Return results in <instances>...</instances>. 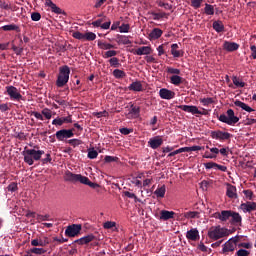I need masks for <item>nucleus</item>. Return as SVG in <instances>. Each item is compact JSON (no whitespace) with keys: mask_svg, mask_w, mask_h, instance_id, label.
Masks as SVG:
<instances>
[{"mask_svg":"<svg viewBox=\"0 0 256 256\" xmlns=\"http://www.w3.org/2000/svg\"><path fill=\"white\" fill-rule=\"evenodd\" d=\"M49 244V242H47V238H37V239H33L30 242V245H32V247H44L47 246Z\"/></svg>","mask_w":256,"mask_h":256,"instance_id":"nucleus-23","label":"nucleus"},{"mask_svg":"<svg viewBox=\"0 0 256 256\" xmlns=\"http://www.w3.org/2000/svg\"><path fill=\"white\" fill-rule=\"evenodd\" d=\"M118 160L117 157H113V156H105L104 157V162L105 163H113L116 162Z\"/></svg>","mask_w":256,"mask_h":256,"instance_id":"nucleus-62","label":"nucleus"},{"mask_svg":"<svg viewBox=\"0 0 256 256\" xmlns=\"http://www.w3.org/2000/svg\"><path fill=\"white\" fill-rule=\"evenodd\" d=\"M135 55H151V47L150 46H142L137 48L134 51Z\"/></svg>","mask_w":256,"mask_h":256,"instance_id":"nucleus-25","label":"nucleus"},{"mask_svg":"<svg viewBox=\"0 0 256 256\" xmlns=\"http://www.w3.org/2000/svg\"><path fill=\"white\" fill-rule=\"evenodd\" d=\"M157 5H158V7H164V9H166V11H171V9H173V5H171L169 3H165L163 1H157Z\"/></svg>","mask_w":256,"mask_h":256,"instance_id":"nucleus-45","label":"nucleus"},{"mask_svg":"<svg viewBox=\"0 0 256 256\" xmlns=\"http://www.w3.org/2000/svg\"><path fill=\"white\" fill-rule=\"evenodd\" d=\"M119 43H122V45H131V40H129V37L127 36H121L119 38Z\"/></svg>","mask_w":256,"mask_h":256,"instance_id":"nucleus-53","label":"nucleus"},{"mask_svg":"<svg viewBox=\"0 0 256 256\" xmlns=\"http://www.w3.org/2000/svg\"><path fill=\"white\" fill-rule=\"evenodd\" d=\"M161 35H163V30L160 28H154L149 34V39L155 41L160 39Z\"/></svg>","mask_w":256,"mask_h":256,"instance_id":"nucleus-24","label":"nucleus"},{"mask_svg":"<svg viewBox=\"0 0 256 256\" xmlns=\"http://www.w3.org/2000/svg\"><path fill=\"white\" fill-rule=\"evenodd\" d=\"M7 96H10V100L12 101H19L22 100V95L19 94V91L15 86H7L5 88Z\"/></svg>","mask_w":256,"mask_h":256,"instance_id":"nucleus-10","label":"nucleus"},{"mask_svg":"<svg viewBox=\"0 0 256 256\" xmlns=\"http://www.w3.org/2000/svg\"><path fill=\"white\" fill-rule=\"evenodd\" d=\"M118 132H120L121 135H129V134L133 133V129L121 128V129H118Z\"/></svg>","mask_w":256,"mask_h":256,"instance_id":"nucleus-60","label":"nucleus"},{"mask_svg":"<svg viewBox=\"0 0 256 256\" xmlns=\"http://www.w3.org/2000/svg\"><path fill=\"white\" fill-rule=\"evenodd\" d=\"M84 37L85 41H95V39H97V35L93 32H86Z\"/></svg>","mask_w":256,"mask_h":256,"instance_id":"nucleus-43","label":"nucleus"},{"mask_svg":"<svg viewBox=\"0 0 256 256\" xmlns=\"http://www.w3.org/2000/svg\"><path fill=\"white\" fill-rule=\"evenodd\" d=\"M94 239H96V237L92 234H89V235H86L82 238L75 240L74 243H77L79 245H86V244H89L92 241H94Z\"/></svg>","mask_w":256,"mask_h":256,"instance_id":"nucleus-18","label":"nucleus"},{"mask_svg":"<svg viewBox=\"0 0 256 256\" xmlns=\"http://www.w3.org/2000/svg\"><path fill=\"white\" fill-rule=\"evenodd\" d=\"M232 84L235 85V87L237 88H244L245 85L244 82L237 78V76H232Z\"/></svg>","mask_w":256,"mask_h":256,"instance_id":"nucleus-36","label":"nucleus"},{"mask_svg":"<svg viewBox=\"0 0 256 256\" xmlns=\"http://www.w3.org/2000/svg\"><path fill=\"white\" fill-rule=\"evenodd\" d=\"M177 49H179L178 44L171 45V53H172L173 57H181V55H183V52H181V50H177Z\"/></svg>","mask_w":256,"mask_h":256,"instance_id":"nucleus-31","label":"nucleus"},{"mask_svg":"<svg viewBox=\"0 0 256 256\" xmlns=\"http://www.w3.org/2000/svg\"><path fill=\"white\" fill-rule=\"evenodd\" d=\"M69 67L67 66H62L59 67V74L57 75V87L61 88L66 85V83L69 82Z\"/></svg>","mask_w":256,"mask_h":256,"instance_id":"nucleus-5","label":"nucleus"},{"mask_svg":"<svg viewBox=\"0 0 256 256\" xmlns=\"http://www.w3.org/2000/svg\"><path fill=\"white\" fill-rule=\"evenodd\" d=\"M237 249L236 244H222V250L220 251V254L222 255H229V253H233L234 250Z\"/></svg>","mask_w":256,"mask_h":256,"instance_id":"nucleus-17","label":"nucleus"},{"mask_svg":"<svg viewBox=\"0 0 256 256\" xmlns=\"http://www.w3.org/2000/svg\"><path fill=\"white\" fill-rule=\"evenodd\" d=\"M138 114H141V108L131 105V110L128 111V115L138 116Z\"/></svg>","mask_w":256,"mask_h":256,"instance_id":"nucleus-37","label":"nucleus"},{"mask_svg":"<svg viewBox=\"0 0 256 256\" xmlns=\"http://www.w3.org/2000/svg\"><path fill=\"white\" fill-rule=\"evenodd\" d=\"M40 115L44 116L47 120L52 119V110H49L48 108L42 109V113Z\"/></svg>","mask_w":256,"mask_h":256,"instance_id":"nucleus-44","label":"nucleus"},{"mask_svg":"<svg viewBox=\"0 0 256 256\" xmlns=\"http://www.w3.org/2000/svg\"><path fill=\"white\" fill-rule=\"evenodd\" d=\"M158 96L160 97V99L163 100H171L175 98V92L166 88H160V90L158 91Z\"/></svg>","mask_w":256,"mask_h":256,"instance_id":"nucleus-12","label":"nucleus"},{"mask_svg":"<svg viewBox=\"0 0 256 256\" xmlns=\"http://www.w3.org/2000/svg\"><path fill=\"white\" fill-rule=\"evenodd\" d=\"M129 29H131V26L129 24L123 23L120 27V33H129Z\"/></svg>","mask_w":256,"mask_h":256,"instance_id":"nucleus-52","label":"nucleus"},{"mask_svg":"<svg viewBox=\"0 0 256 256\" xmlns=\"http://www.w3.org/2000/svg\"><path fill=\"white\" fill-rule=\"evenodd\" d=\"M74 137V129H62L54 133V138H57V141H65Z\"/></svg>","mask_w":256,"mask_h":256,"instance_id":"nucleus-7","label":"nucleus"},{"mask_svg":"<svg viewBox=\"0 0 256 256\" xmlns=\"http://www.w3.org/2000/svg\"><path fill=\"white\" fill-rule=\"evenodd\" d=\"M210 137L218 141H228L232 138V134L225 131L215 130L210 132Z\"/></svg>","mask_w":256,"mask_h":256,"instance_id":"nucleus-8","label":"nucleus"},{"mask_svg":"<svg viewBox=\"0 0 256 256\" xmlns=\"http://www.w3.org/2000/svg\"><path fill=\"white\" fill-rule=\"evenodd\" d=\"M227 236H229V230L225 227L217 225L207 229V238L212 241H218L219 239L225 238Z\"/></svg>","mask_w":256,"mask_h":256,"instance_id":"nucleus-3","label":"nucleus"},{"mask_svg":"<svg viewBox=\"0 0 256 256\" xmlns=\"http://www.w3.org/2000/svg\"><path fill=\"white\" fill-rule=\"evenodd\" d=\"M116 227V222L106 221L104 222V229L109 230Z\"/></svg>","mask_w":256,"mask_h":256,"instance_id":"nucleus-55","label":"nucleus"},{"mask_svg":"<svg viewBox=\"0 0 256 256\" xmlns=\"http://www.w3.org/2000/svg\"><path fill=\"white\" fill-rule=\"evenodd\" d=\"M202 158H204V159H216L217 158V154L210 153V152H205V154L202 155Z\"/></svg>","mask_w":256,"mask_h":256,"instance_id":"nucleus-59","label":"nucleus"},{"mask_svg":"<svg viewBox=\"0 0 256 256\" xmlns=\"http://www.w3.org/2000/svg\"><path fill=\"white\" fill-rule=\"evenodd\" d=\"M128 91L142 92L143 91V84H141V81L132 82L130 85H128Z\"/></svg>","mask_w":256,"mask_h":256,"instance_id":"nucleus-22","label":"nucleus"},{"mask_svg":"<svg viewBox=\"0 0 256 256\" xmlns=\"http://www.w3.org/2000/svg\"><path fill=\"white\" fill-rule=\"evenodd\" d=\"M204 167L207 170H211V169H214V168L225 167V166L219 165L215 162H207V163H204Z\"/></svg>","mask_w":256,"mask_h":256,"instance_id":"nucleus-39","label":"nucleus"},{"mask_svg":"<svg viewBox=\"0 0 256 256\" xmlns=\"http://www.w3.org/2000/svg\"><path fill=\"white\" fill-rule=\"evenodd\" d=\"M238 242H239V236H235L234 238H230V240H227L225 244L236 245Z\"/></svg>","mask_w":256,"mask_h":256,"instance_id":"nucleus-63","label":"nucleus"},{"mask_svg":"<svg viewBox=\"0 0 256 256\" xmlns=\"http://www.w3.org/2000/svg\"><path fill=\"white\" fill-rule=\"evenodd\" d=\"M178 109L183 110L185 113L200 114V110L197 109V106L180 105Z\"/></svg>","mask_w":256,"mask_h":256,"instance_id":"nucleus-19","label":"nucleus"},{"mask_svg":"<svg viewBox=\"0 0 256 256\" xmlns=\"http://www.w3.org/2000/svg\"><path fill=\"white\" fill-rule=\"evenodd\" d=\"M42 155H44L43 150L29 149L27 147H25V150H22V157H24L25 164L29 166H32L35 161L41 160Z\"/></svg>","mask_w":256,"mask_h":256,"instance_id":"nucleus-2","label":"nucleus"},{"mask_svg":"<svg viewBox=\"0 0 256 256\" xmlns=\"http://www.w3.org/2000/svg\"><path fill=\"white\" fill-rule=\"evenodd\" d=\"M3 31H16V33H21V28L17 24H8L1 27Z\"/></svg>","mask_w":256,"mask_h":256,"instance_id":"nucleus-28","label":"nucleus"},{"mask_svg":"<svg viewBox=\"0 0 256 256\" xmlns=\"http://www.w3.org/2000/svg\"><path fill=\"white\" fill-rule=\"evenodd\" d=\"M31 19L33 21H41V13H39V12H32L31 13Z\"/></svg>","mask_w":256,"mask_h":256,"instance_id":"nucleus-61","label":"nucleus"},{"mask_svg":"<svg viewBox=\"0 0 256 256\" xmlns=\"http://www.w3.org/2000/svg\"><path fill=\"white\" fill-rule=\"evenodd\" d=\"M183 77H180L178 75L170 76V84H173V86L178 87L180 84H183Z\"/></svg>","mask_w":256,"mask_h":256,"instance_id":"nucleus-29","label":"nucleus"},{"mask_svg":"<svg viewBox=\"0 0 256 256\" xmlns=\"http://www.w3.org/2000/svg\"><path fill=\"white\" fill-rule=\"evenodd\" d=\"M12 49L14 51V53H16V55H21V53H23V46H15L12 45Z\"/></svg>","mask_w":256,"mask_h":256,"instance_id":"nucleus-56","label":"nucleus"},{"mask_svg":"<svg viewBox=\"0 0 256 256\" xmlns=\"http://www.w3.org/2000/svg\"><path fill=\"white\" fill-rule=\"evenodd\" d=\"M153 194L156 195L157 198L165 197V185L159 186Z\"/></svg>","mask_w":256,"mask_h":256,"instance_id":"nucleus-32","label":"nucleus"},{"mask_svg":"<svg viewBox=\"0 0 256 256\" xmlns=\"http://www.w3.org/2000/svg\"><path fill=\"white\" fill-rule=\"evenodd\" d=\"M214 217L218 221L222 223H230L232 226L242 225V216L232 210H222L220 212H215Z\"/></svg>","mask_w":256,"mask_h":256,"instance_id":"nucleus-1","label":"nucleus"},{"mask_svg":"<svg viewBox=\"0 0 256 256\" xmlns=\"http://www.w3.org/2000/svg\"><path fill=\"white\" fill-rule=\"evenodd\" d=\"M226 195L227 198L237 199V188L234 187L232 184H227Z\"/></svg>","mask_w":256,"mask_h":256,"instance_id":"nucleus-21","label":"nucleus"},{"mask_svg":"<svg viewBox=\"0 0 256 256\" xmlns=\"http://www.w3.org/2000/svg\"><path fill=\"white\" fill-rule=\"evenodd\" d=\"M235 255L236 256H249V251L248 250H244V249H240V250H237Z\"/></svg>","mask_w":256,"mask_h":256,"instance_id":"nucleus-64","label":"nucleus"},{"mask_svg":"<svg viewBox=\"0 0 256 256\" xmlns=\"http://www.w3.org/2000/svg\"><path fill=\"white\" fill-rule=\"evenodd\" d=\"M202 3H203V0H191V5L192 7H194V9H199Z\"/></svg>","mask_w":256,"mask_h":256,"instance_id":"nucleus-58","label":"nucleus"},{"mask_svg":"<svg viewBox=\"0 0 256 256\" xmlns=\"http://www.w3.org/2000/svg\"><path fill=\"white\" fill-rule=\"evenodd\" d=\"M235 107H240V109L244 110V112H247V113L254 112V109H252L247 104L239 100L235 101Z\"/></svg>","mask_w":256,"mask_h":256,"instance_id":"nucleus-27","label":"nucleus"},{"mask_svg":"<svg viewBox=\"0 0 256 256\" xmlns=\"http://www.w3.org/2000/svg\"><path fill=\"white\" fill-rule=\"evenodd\" d=\"M223 49H225V51H228L229 53H231V52L237 51V49H239V44H237L236 42L225 41L223 43Z\"/></svg>","mask_w":256,"mask_h":256,"instance_id":"nucleus-20","label":"nucleus"},{"mask_svg":"<svg viewBox=\"0 0 256 256\" xmlns=\"http://www.w3.org/2000/svg\"><path fill=\"white\" fill-rule=\"evenodd\" d=\"M175 218V212L168 210H160V221H168Z\"/></svg>","mask_w":256,"mask_h":256,"instance_id":"nucleus-16","label":"nucleus"},{"mask_svg":"<svg viewBox=\"0 0 256 256\" xmlns=\"http://www.w3.org/2000/svg\"><path fill=\"white\" fill-rule=\"evenodd\" d=\"M98 47H100V49H113V44H109L107 42H101L98 41Z\"/></svg>","mask_w":256,"mask_h":256,"instance_id":"nucleus-47","label":"nucleus"},{"mask_svg":"<svg viewBox=\"0 0 256 256\" xmlns=\"http://www.w3.org/2000/svg\"><path fill=\"white\" fill-rule=\"evenodd\" d=\"M82 185H86V186H89V188L91 189H96V188H99V184H96L94 182H91V181H85V182H78Z\"/></svg>","mask_w":256,"mask_h":256,"instance_id":"nucleus-50","label":"nucleus"},{"mask_svg":"<svg viewBox=\"0 0 256 256\" xmlns=\"http://www.w3.org/2000/svg\"><path fill=\"white\" fill-rule=\"evenodd\" d=\"M45 5H46V7H50L52 13H55L56 15L67 16V12H65L63 9L58 7L57 4L53 3L52 0H46Z\"/></svg>","mask_w":256,"mask_h":256,"instance_id":"nucleus-11","label":"nucleus"},{"mask_svg":"<svg viewBox=\"0 0 256 256\" xmlns=\"http://www.w3.org/2000/svg\"><path fill=\"white\" fill-rule=\"evenodd\" d=\"M217 120L226 125L234 126L239 122V117L234 116V110L227 109V112L225 114H220V116L217 117Z\"/></svg>","mask_w":256,"mask_h":256,"instance_id":"nucleus-4","label":"nucleus"},{"mask_svg":"<svg viewBox=\"0 0 256 256\" xmlns=\"http://www.w3.org/2000/svg\"><path fill=\"white\" fill-rule=\"evenodd\" d=\"M242 194H244V197H247L249 201H252V197L254 196L252 190H244L242 191Z\"/></svg>","mask_w":256,"mask_h":256,"instance_id":"nucleus-54","label":"nucleus"},{"mask_svg":"<svg viewBox=\"0 0 256 256\" xmlns=\"http://www.w3.org/2000/svg\"><path fill=\"white\" fill-rule=\"evenodd\" d=\"M112 75H114V78L117 80H121L126 77V72H123V70L116 69L114 72H112Z\"/></svg>","mask_w":256,"mask_h":256,"instance_id":"nucleus-33","label":"nucleus"},{"mask_svg":"<svg viewBox=\"0 0 256 256\" xmlns=\"http://www.w3.org/2000/svg\"><path fill=\"white\" fill-rule=\"evenodd\" d=\"M212 27L216 33H223L225 31V25H223L221 20L214 21Z\"/></svg>","mask_w":256,"mask_h":256,"instance_id":"nucleus-26","label":"nucleus"},{"mask_svg":"<svg viewBox=\"0 0 256 256\" xmlns=\"http://www.w3.org/2000/svg\"><path fill=\"white\" fill-rule=\"evenodd\" d=\"M204 11L206 15H215V8L213 7V5L206 4Z\"/></svg>","mask_w":256,"mask_h":256,"instance_id":"nucleus-41","label":"nucleus"},{"mask_svg":"<svg viewBox=\"0 0 256 256\" xmlns=\"http://www.w3.org/2000/svg\"><path fill=\"white\" fill-rule=\"evenodd\" d=\"M72 37H74V39H78L79 41H85V34L79 31L73 32Z\"/></svg>","mask_w":256,"mask_h":256,"instance_id":"nucleus-46","label":"nucleus"},{"mask_svg":"<svg viewBox=\"0 0 256 256\" xmlns=\"http://www.w3.org/2000/svg\"><path fill=\"white\" fill-rule=\"evenodd\" d=\"M96 157H99V152H96V150H94V148L89 149L88 153H86V158L94 160V159H96Z\"/></svg>","mask_w":256,"mask_h":256,"instance_id":"nucleus-35","label":"nucleus"},{"mask_svg":"<svg viewBox=\"0 0 256 256\" xmlns=\"http://www.w3.org/2000/svg\"><path fill=\"white\" fill-rule=\"evenodd\" d=\"M165 72H168V74H170V75H180V70L175 69L173 67L165 68Z\"/></svg>","mask_w":256,"mask_h":256,"instance_id":"nucleus-49","label":"nucleus"},{"mask_svg":"<svg viewBox=\"0 0 256 256\" xmlns=\"http://www.w3.org/2000/svg\"><path fill=\"white\" fill-rule=\"evenodd\" d=\"M151 15H152L154 21H159L160 19H163V17H166L167 13H165V12H160V13L151 12Z\"/></svg>","mask_w":256,"mask_h":256,"instance_id":"nucleus-38","label":"nucleus"},{"mask_svg":"<svg viewBox=\"0 0 256 256\" xmlns=\"http://www.w3.org/2000/svg\"><path fill=\"white\" fill-rule=\"evenodd\" d=\"M185 238L190 241L195 242V241H197V239L200 238V232L197 231V229H195V228L190 229V230H188V232H186Z\"/></svg>","mask_w":256,"mask_h":256,"instance_id":"nucleus-15","label":"nucleus"},{"mask_svg":"<svg viewBox=\"0 0 256 256\" xmlns=\"http://www.w3.org/2000/svg\"><path fill=\"white\" fill-rule=\"evenodd\" d=\"M37 219L38 222H44V221H49V215H41V214H37V216L32 217Z\"/></svg>","mask_w":256,"mask_h":256,"instance_id":"nucleus-51","label":"nucleus"},{"mask_svg":"<svg viewBox=\"0 0 256 256\" xmlns=\"http://www.w3.org/2000/svg\"><path fill=\"white\" fill-rule=\"evenodd\" d=\"M212 103H215V101L210 97L200 98V104H202V106L212 105Z\"/></svg>","mask_w":256,"mask_h":256,"instance_id":"nucleus-42","label":"nucleus"},{"mask_svg":"<svg viewBox=\"0 0 256 256\" xmlns=\"http://www.w3.org/2000/svg\"><path fill=\"white\" fill-rule=\"evenodd\" d=\"M44 253H47V250H44V248H30V251L27 252V254L35 255H43Z\"/></svg>","mask_w":256,"mask_h":256,"instance_id":"nucleus-34","label":"nucleus"},{"mask_svg":"<svg viewBox=\"0 0 256 256\" xmlns=\"http://www.w3.org/2000/svg\"><path fill=\"white\" fill-rule=\"evenodd\" d=\"M183 218L185 219H198L200 218V212L190 211L183 213Z\"/></svg>","mask_w":256,"mask_h":256,"instance_id":"nucleus-30","label":"nucleus"},{"mask_svg":"<svg viewBox=\"0 0 256 256\" xmlns=\"http://www.w3.org/2000/svg\"><path fill=\"white\" fill-rule=\"evenodd\" d=\"M63 142L71 145L74 148L81 145V140L79 139L64 140Z\"/></svg>","mask_w":256,"mask_h":256,"instance_id":"nucleus-40","label":"nucleus"},{"mask_svg":"<svg viewBox=\"0 0 256 256\" xmlns=\"http://www.w3.org/2000/svg\"><path fill=\"white\" fill-rule=\"evenodd\" d=\"M0 9L9 11L11 9V4L7 3L5 0H0Z\"/></svg>","mask_w":256,"mask_h":256,"instance_id":"nucleus-48","label":"nucleus"},{"mask_svg":"<svg viewBox=\"0 0 256 256\" xmlns=\"http://www.w3.org/2000/svg\"><path fill=\"white\" fill-rule=\"evenodd\" d=\"M64 181L76 184L82 182H90L89 178L82 176L81 174H74L72 172H64Z\"/></svg>","mask_w":256,"mask_h":256,"instance_id":"nucleus-6","label":"nucleus"},{"mask_svg":"<svg viewBox=\"0 0 256 256\" xmlns=\"http://www.w3.org/2000/svg\"><path fill=\"white\" fill-rule=\"evenodd\" d=\"M81 232V224H72L67 226V229L64 230V235L72 238L79 235Z\"/></svg>","mask_w":256,"mask_h":256,"instance_id":"nucleus-9","label":"nucleus"},{"mask_svg":"<svg viewBox=\"0 0 256 256\" xmlns=\"http://www.w3.org/2000/svg\"><path fill=\"white\" fill-rule=\"evenodd\" d=\"M105 19H107L106 16H104L102 19H98L96 21H93L92 22L93 27H101L102 23H103V21H105Z\"/></svg>","mask_w":256,"mask_h":256,"instance_id":"nucleus-57","label":"nucleus"},{"mask_svg":"<svg viewBox=\"0 0 256 256\" xmlns=\"http://www.w3.org/2000/svg\"><path fill=\"white\" fill-rule=\"evenodd\" d=\"M161 145H163V139L160 136L148 139V147H151L153 150L158 149Z\"/></svg>","mask_w":256,"mask_h":256,"instance_id":"nucleus-14","label":"nucleus"},{"mask_svg":"<svg viewBox=\"0 0 256 256\" xmlns=\"http://www.w3.org/2000/svg\"><path fill=\"white\" fill-rule=\"evenodd\" d=\"M240 210L243 213H252L256 211V202H244L240 204Z\"/></svg>","mask_w":256,"mask_h":256,"instance_id":"nucleus-13","label":"nucleus"}]
</instances>
